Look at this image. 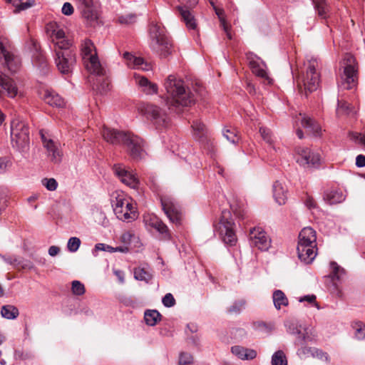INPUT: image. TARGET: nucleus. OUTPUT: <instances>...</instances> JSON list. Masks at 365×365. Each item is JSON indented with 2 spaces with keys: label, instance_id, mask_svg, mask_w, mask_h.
Returning a JSON list of instances; mask_svg holds the SVG:
<instances>
[{
  "label": "nucleus",
  "instance_id": "3c124183",
  "mask_svg": "<svg viewBox=\"0 0 365 365\" xmlns=\"http://www.w3.org/2000/svg\"><path fill=\"white\" fill-rule=\"evenodd\" d=\"M41 183L48 190L54 191L58 187V182L54 178H43Z\"/></svg>",
  "mask_w": 365,
  "mask_h": 365
},
{
  "label": "nucleus",
  "instance_id": "9b49d317",
  "mask_svg": "<svg viewBox=\"0 0 365 365\" xmlns=\"http://www.w3.org/2000/svg\"><path fill=\"white\" fill-rule=\"evenodd\" d=\"M297 163L304 168H317L321 162L319 153L307 147H297L296 148Z\"/></svg>",
  "mask_w": 365,
  "mask_h": 365
},
{
  "label": "nucleus",
  "instance_id": "6e6552de",
  "mask_svg": "<svg viewBox=\"0 0 365 365\" xmlns=\"http://www.w3.org/2000/svg\"><path fill=\"white\" fill-rule=\"evenodd\" d=\"M235 222L229 210H224L218 224L215 225V230L225 244L233 246L237 242V236L235 230Z\"/></svg>",
  "mask_w": 365,
  "mask_h": 365
},
{
  "label": "nucleus",
  "instance_id": "ea45409f",
  "mask_svg": "<svg viewBox=\"0 0 365 365\" xmlns=\"http://www.w3.org/2000/svg\"><path fill=\"white\" fill-rule=\"evenodd\" d=\"M352 113H354V110L350 104L343 100H337V115H350Z\"/></svg>",
  "mask_w": 365,
  "mask_h": 365
},
{
  "label": "nucleus",
  "instance_id": "69168bd1",
  "mask_svg": "<svg viewBox=\"0 0 365 365\" xmlns=\"http://www.w3.org/2000/svg\"><path fill=\"white\" fill-rule=\"evenodd\" d=\"M81 8L83 10H89L93 4V0H76Z\"/></svg>",
  "mask_w": 365,
  "mask_h": 365
},
{
  "label": "nucleus",
  "instance_id": "4d7b16f0",
  "mask_svg": "<svg viewBox=\"0 0 365 365\" xmlns=\"http://www.w3.org/2000/svg\"><path fill=\"white\" fill-rule=\"evenodd\" d=\"M259 133L264 140H265L269 144L272 143V133L269 129L261 127L259 128Z\"/></svg>",
  "mask_w": 365,
  "mask_h": 365
},
{
  "label": "nucleus",
  "instance_id": "dca6fc26",
  "mask_svg": "<svg viewBox=\"0 0 365 365\" xmlns=\"http://www.w3.org/2000/svg\"><path fill=\"white\" fill-rule=\"evenodd\" d=\"M143 221L147 227L157 230L165 240H170L172 235L167 225L156 215H148L144 216Z\"/></svg>",
  "mask_w": 365,
  "mask_h": 365
},
{
  "label": "nucleus",
  "instance_id": "f03ea898",
  "mask_svg": "<svg viewBox=\"0 0 365 365\" xmlns=\"http://www.w3.org/2000/svg\"><path fill=\"white\" fill-rule=\"evenodd\" d=\"M166 91L165 105L168 109L177 113L182 108L193 105L196 101L195 95L185 86V82L175 75H169L164 82Z\"/></svg>",
  "mask_w": 365,
  "mask_h": 365
},
{
  "label": "nucleus",
  "instance_id": "f257e3e1",
  "mask_svg": "<svg viewBox=\"0 0 365 365\" xmlns=\"http://www.w3.org/2000/svg\"><path fill=\"white\" fill-rule=\"evenodd\" d=\"M51 41L53 59L57 69L62 74H70L76 63V55L73 48V41L66 36L61 29H55L52 31Z\"/></svg>",
  "mask_w": 365,
  "mask_h": 365
},
{
  "label": "nucleus",
  "instance_id": "412c9836",
  "mask_svg": "<svg viewBox=\"0 0 365 365\" xmlns=\"http://www.w3.org/2000/svg\"><path fill=\"white\" fill-rule=\"evenodd\" d=\"M115 175L120 180V181L131 188L138 187L139 181L135 175L131 172L125 169L123 164H115L113 167Z\"/></svg>",
  "mask_w": 365,
  "mask_h": 365
},
{
  "label": "nucleus",
  "instance_id": "49530a36",
  "mask_svg": "<svg viewBox=\"0 0 365 365\" xmlns=\"http://www.w3.org/2000/svg\"><path fill=\"white\" fill-rule=\"evenodd\" d=\"M137 16L135 14L129 13L118 16V21L121 24L130 25L135 23Z\"/></svg>",
  "mask_w": 365,
  "mask_h": 365
},
{
  "label": "nucleus",
  "instance_id": "774afa93",
  "mask_svg": "<svg viewBox=\"0 0 365 365\" xmlns=\"http://www.w3.org/2000/svg\"><path fill=\"white\" fill-rule=\"evenodd\" d=\"M299 301L300 302H309V304H314V305L316 307H317V308L319 309V307L317 305V303L316 302V296L314 295V294H310V295H306L303 297H301Z\"/></svg>",
  "mask_w": 365,
  "mask_h": 365
},
{
  "label": "nucleus",
  "instance_id": "0eeeda50",
  "mask_svg": "<svg viewBox=\"0 0 365 365\" xmlns=\"http://www.w3.org/2000/svg\"><path fill=\"white\" fill-rule=\"evenodd\" d=\"M318 63L317 59L312 58L306 65V71L297 77V85L299 92L306 96L317 89L319 85V74L317 71Z\"/></svg>",
  "mask_w": 365,
  "mask_h": 365
},
{
  "label": "nucleus",
  "instance_id": "2eb2a0df",
  "mask_svg": "<svg viewBox=\"0 0 365 365\" xmlns=\"http://www.w3.org/2000/svg\"><path fill=\"white\" fill-rule=\"evenodd\" d=\"M250 245L262 251H267L271 246V239L259 227L250 229L249 233Z\"/></svg>",
  "mask_w": 365,
  "mask_h": 365
},
{
  "label": "nucleus",
  "instance_id": "c03bdc74",
  "mask_svg": "<svg viewBox=\"0 0 365 365\" xmlns=\"http://www.w3.org/2000/svg\"><path fill=\"white\" fill-rule=\"evenodd\" d=\"M253 327L255 329L263 332L269 333L274 329V325L271 323H266L262 321H257L253 323Z\"/></svg>",
  "mask_w": 365,
  "mask_h": 365
},
{
  "label": "nucleus",
  "instance_id": "473e14b6",
  "mask_svg": "<svg viewBox=\"0 0 365 365\" xmlns=\"http://www.w3.org/2000/svg\"><path fill=\"white\" fill-rule=\"evenodd\" d=\"M345 195L343 192L338 189L327 190L324 193V200L329 205H334L343 202Z\"/></svg>",
  "mask_w": 365,
  "mask_h": 365
},
{
  "label": "nucleus",
  "instance_id": "79ce46f5",
  "mask_svg": "<svg viewBox=\"0 0 365 365\" xmlns=\"http://www.w3.org/2000/svg\"><path fill=\"white\" fill-rule=\"evenodd\" d=\"M351 327L355 330L354 336L356 339H365V324L362 322H354Z\"/></svg>",
  "mask_w": 365,
  "mask_h": 365
},
{
  "label": "nucleus",
  "instance_id": "338daca9",
  "mask_svg": "<svg viewBox=\"0 0 365 365\" xmlns=\"http://www.w3.org/2000/svg\"><path fill=\"white\" fill-rule=\"evenodd\" d=\"M61 11L64 15L70 16L73 13V7L70 3L66 2L63 5Z\"/></svg>",
  "mask_w": 365,
  "mask_h": 365
},
{
  "label": "nucleus",
  "instance_id": "2f4dec72",
  "mask_svg": "<svg viewBox=\"0 0 365 365\" xmlns=\"http://www.w3.org/2000/svg\"><path fill=\"white\" fill-rule=\"evenodd\" d=\"M287 187L279 181L277 180L273 185V196L279 205H284L287 197Z\"/></svg>",
  "mask_w": 365,
  "mask_h": 365
},
{
  "label": "nucleus",
  "instance_id": "ddd939ff",
  "mask_svg": "<svg viewBox=\"0 0 365 365\" xmlns=\"http://www.w3.org/2000/svg\"><path fill=\"white\" fill-rule=\"evenodd\" d=\"M178 1L180 4L178 6V10L187 28L190 30H195L197 29L196 21L190 9L195 6L198 3V0Z\"/></svg>",
  "mask_w": 365,
  "mask_h": 365
},
{
  "label": "nucleus",
  "instance_id": "4468645a",
  "mask_svg": "<svg viewBox=\"0 0 365 365\" xmlns=\"http://www.w3.org/2000/svg\"><path fill=\"white\" fill-rule=\"evenodd\" d=\"M0 58L4 59L3 63L10 71L15 72L19 68L20 63L19 58L9 51V41L2 36H0Z\"/></svg>",
  "mask_w": 365,
  "mask_h": 365
},
{
  "label": "nucleus",
  "instance_id": "37998d69",
  "mask_svg": "<svg viewBox=\"0 0 365 365\" xmlns=\"http://www.w3.org/2000/svg\"><path fill=\"white\" fill-rule=\"evenodd\" d=\"M272 365H287V360L284 353L279 350L272 357Z\"/></svg>",
  "mask_w": 365,
  "mask_h": 365
},
{
  "label": "nucleus",
  "instance_id": "0e129e2a",
  "mask_svg": "<svg viewBox=\"0 0 365 365\" xmlns=\"http://www.w3.org/2000/svg\"><path fill=\"white\" fill-rule=\"evenodd\" d=\"M19 264L16 269H31L34 267L33 264L29 261L19 258Z\"/></svg>",
  "mask_w": 365,
  "mask_h": 365
},
{
  "label": "nucleus",
  "instance_id": "72a5a7b5",
  "mask_svg": "<svg viewBox=\"0 0 365 365\" xmlns=\"http://www.w3.org/2000/svg\"><path fill=\"white\" fill-rule=\"evenodd\" d=\"M250 64L254 73L264 79H269V76L264 68L266 66L263 61H259V58H250Z\"/></svg>",
  "mask_w": 365,
  "mask_h": 365
},
{
  "label": "nucleus",
  "instance_id": "7ed1b4c3",
  "mask_svg": "<svg viewBox=\"0 0 365 365\" xmlns=\"http://www.w3.org/2000/svg\"><path fill=\"white\" fill-rule=\"evenodd\" d=\"M81 55L86 69L98 77L95 83L96 89L100 93L110 90V81L106 68L101 63L96 47L90 39H85L81 46Z\"/></svg>",
  "mask_w": 365,
  "mask_h": 365
},
{
  "label": "nucleus",
  "instance_id": "052dcab7",
  "mask_svg": "<svg viewBox=\"0 0 365 365\" xmlns=\"http://www.w3.org/2000/svg\"><path fill=\"white\" fill-rule=\"evenodd\" d=\"M2 259H4V261L5 262H6L7 264L13 265L14 267L16 268V269L18 267V264H19V257H15V256H13V257L12 256H9V257L2 256Z\"/></svg>",
  "mask_w": 365,
  "mask_h": 365
},
{
  "label": "nucleus",
  "instance_id": "f704fd0d",
  "mask_svg": "<svg viewBox=\"0 0 365 365\" xmlns=\"http://www.w3.org/2000/svg\"><path fill=\"white\" fill-rule=\"evenodd\" d=\"M44 101L47 104L53 107L62 108L65 105L63 98L54 91H46Z\"/></svg>",
  "mask_w": 365,
  "mask_h": 365
},
{
  "label": "nucleus",
  "instance_id": "c9c22d12",
  "mask_svg": "<svg viewBox=\"0 0 365 365\" xmlns=\"http://www.w3.org/2000/svg\"><path fill=\"white\" fill-rule=\"evenodd\" d=\"M316 12L322 19H326L329 15V6L326 0H312Z\"/></svg>",
  "mask_w": 365,
  "mask_h": 365
},
{
  "label": "nucleus",
  "instance_id": "a211bd4d",
  "mask_svg": "<svg viewBox=\"0 0 365 365\" xmlns=\"http://www.w3.org/2000/svg\"><path fill=\"white\" fill-rule=\"evenodd\" d=\"M143 221L147 227L157 230L165 240H170L172 235L167 225L156 215H148L144 216Z\"/></svg>",
  "mask_w": 365,
  "mask_h": 365
},
{
  "label": "nucleus",
  "instance_id": "09e8293b",
  "mask_svg": "<svg viewBox=\"0 0 365 365\" xmlns=\"http://www.w3.org/2000/svg\"><path fill=\"white\" fill-rule=\"evenodd\" d=\"M81 240L76 237H71L67 243V249L71 252H76L81 245Z\"/></svg>",
  "mask_w": 365,
  "mask_h": 365
},
{
  "label": "nucleus",
  "instance_id": "5701e85b",
  "mask_svg": "<svg viewBox=\"0 0 365 365\" xmlns=\"http://www.w3.org/2000/svg\"><path fill=\"white\" fill-rule=\"evenodd\" d=\"M31 46V51L33 52L32 55V62L33 64L38 67L42 72H46L48 70V63L46 59V57L41 51L38 43L34 40L31 39L30 41Z\"/></svg>",
  "mask_w": 365,
  "mask_h": 365
},
{
  "label": "nucleus",
  "instance_id": "603ef678",
  "mask_svg": "<svg viewBox=\"0 0 365 365\" xmlns=\"http://www.w3.org/2000/svg\"><path fill=\"white\" fill-rule=\"evenodd\" d=\"M312 356L317 358L326 362H329L330 360L329 356L327 352H324L322 350L317 348H314Z\"/></svg>",
  "mask_w": 365,
  "mask_h": 365
},
{
  "label": "nucleus",
  "instance_id": "423d86ee",
  "mask_svg": "<svg viewBox=\"0 0 365 365\" xmlns=\"http://www.w3.org/2000/svg\"><path fill=\"white\" fill-rule=\"evenodd\" d=\"M112 207L116 217L122 221L133 222L138 218L135 205L123 192H116L113 195Z\"/></svg>",
  "mask_w": 365,
  "mask_h": 365
},
{
  "label": "nucleus",
  "instance_id": "58836bf2",
  "mask_svg": "<svg viewBox=\"0 0 365 365\" xmlns=\"http://www.w3.org/2000/svg\"><path fill=\"white\" fill-rule=\"evenodd\" d=\"M1 314L7 319H14L19 314V309L13 305H4L1 307Z\"/></svg>",
  "mask_w": 365,
  "mask_h": 365
},
{
  "label": "nucleus",
  "instance_id": "7c9ffc66",
  "mask_svg": "<svg viewBox=\"0 0 365 365\" xmlns=\"http://www.w3.org/2000/svg\"><path fill=\"white\" fill-rule=\"evenodd\" d=\"M231 351L241 360H252L256 358L257 354L255 349L241 346H232Z\"/></svg>",
  "mask_w": 365,
  "mask_h": 365
},
{
  "label": "nucleus",
  "instance_id": "a19ab883",
  "mask_svg": "<svg viewBox=\"0 0 365 365\" xmlns=\"http://www.w3.org/2000/svg\"><path fill=\"white\" fill-rule=\"evenodd\" d=\"M152 277V274L145 268L137 267L134 269V277L137 280L148 282Z\"/></svg>",
  "mask_w": 365,
  "mask_h": 365
},
{
  "label": "nucleus",
  "instance_id": "de8ad7c7",
  "mask_svg": "<svg viewBox=\"0 0 365 365\" xmlns=\"http://www.w3.org/2000/svg\"><path fill=\"white\" fill-rule=\"evenodd\" d=\"M331 269V276L333 279L339 280L341 276L344 274V269L339 267L335 262L330 263Z\"/></svg>",
  "mask_w": 365,
  "mask_h": 365
},
{
  "label": "nucleus",
  "instance_id": "1a4fd4ad",
  "mask_svg": "<svg viewBox=\"0 0 365 365\" xmlns=\"http://www.w3.org/2000/svg\"><path fill=\"white\" fill-rule=\"evenodd\" d=\"M29 127L24 121L14 120L11 125V143L20 152H25L29 147Z\"/></svg>",
  "mask_w": 365,
  "mask_h": 365
},
{
  "label": "nucleus",
  "instance_id": "c85d7f7f",
  "mask_svg": "<svg viewBox=\"0 0 365 365\" xmlns=\"http://www.w3.org/2000/svg\"><path fill=\"white\" fill-rule=\"evenodd\" d=\"M135 83L141 88L142 91L148 95L154 94L158 92V85L150 82L147 78L140 75H134Z\"/></svg>",
  "mask_w": 365,
  "mask_h": 365
},
{
  "label": "nucleus",
  "instance_id": "6ab92c4d",
  "mask_svg": "<svg viewBox=\"0 0 365 365\" xmlns=\"http://www.w3.org/2000/svg\"><path fill=\"white\" fill-rule=\"evenodd\" d=\"M143 221L147 227L157 230L165 240H170L172 235L167 225L156 215H148L144 216Z\"/></svg>",
  "mask_w": 365,
  "mask_h": 365
},
{
  "label": "nucleus",
  "instance_id": "e433bc0d",
  "mask_svg": "<svg viewBox=\"0 0 365 365\" xmlns=\"http://www.w3.org/2000/svg\"><path fill=\"white\" fill-rule=\"evenodd\" d=\"M162 315L155 309H148L144 313V320L147 325L153 327L161 320Z\"/></svg>",
  "mask_w": 365,
  "mask_h": 365
},
{
  "label": "nucleus",
  "instance_id": "680f3d73",
  "mask_svg": "<svg viewBox=\"0 0 365 365\" xmlns=\"http://www.w3.org/2000/svg\"><path fill=\"white\" fill-rule=\"evenodd\" d=\"M113 247H111L103 243H98L95 245V251H106L112 253L113 252Z\"/></svg>",
  "mask_w": 365,
  "mask_h": 365
},
{
  "label": "nucleus",
  "instance_id": "f8f14e48",
  "mask_svg": "<svg viewBox=\"0 0 365 365\" xmlns=\"http://www.w3.org/2000/svg\"><path fill=\"white\" fill-rule=\"evenodd\" d=\"M145 114L149 118L157 129L167 128L170 118L166 112L155 105H147L145 107Z\"/></svg>",
  "mask_w": 365,
  "mask_h": 365
},
{
  "label": "nucleus",
  "instance_id": "864d4df0",
  "mask_svg": "<svg viewBox=\"0 0 365 365\" xmlns=\"http://www.w3.org/2000/svg\"><path fill=\"white\" fill-rule=\"evenodd\" d=\"M223 135L228 141L232 143H236L239 140V137L234 130L225 129L223 130Z\"/></svg>",
  "mask_w": 365,
  "mask_h": 365
},
{
  "label": "nucleus",
  "instance_id": "393cba45",
  "mask_svg": "<svg viewBox=\"0 0 365 365\" xmlns=\"http://www.w3.org/2000/svg\"><path fill=\"white\" fill-rule=\"evenodd\" d=\"M299 120H301L302 127L307 129L309 133L316 137L321 135V125L314 119L305 114L300 113Z\"/></svg>",
  "mask_w": 365,
  "mask_h": 365
},
{
  "label": "nucleus",
  "instance_id": "13d9d810",
  "mask_svg": "<svg viewBox=\"0 0 365 365\" xmlns=\"http://www.w3.org/2000/svg\"><path fill=\"white\" fill-rule=\"evenodd\" d=\"M162 302L165 307H172L175 304V299L172 294L168 293L163 297Z\"/></svg>",
  "mask_w": 365,
  "mask_h": 365
},
{
  "label": "nucleus",
  "instance_id": "aec40b11",
  "mask_svg": "<svg viewBox=\"0 0 365 365\" xmlns=\"http://www.w3.org/2000/svg\"><path fill=\"white\" fill-rule=\"evenodd\" d=\"M41 138L43 147L46 149L47 155L51 161L54 163H58L62 159V152L60 149V144L48 138L45 134L41 132Z\"/></svg>",
  "mask_w": 365,
  "mask_h": 365
},
{
  "label": "nucleus",
  "instance_id": "4c0bfd02",
  "mask_svg": "<svg viewBox=\"0 0 365 365\" xmlns=\"http://www.w3.org/2000/svg\"><path fill=\"white\" fill-rule=\"evenodd\" d=\"M273 302L277 309H280L282 306L288 305V299L281 290H275L272 294Z\"/></svg>",
  "mask_w": 365,
  "mask_h": 365
},
{
  "label": "nucleus",
  "instance_id": "20e7f679",
  "mask_svg": "<svg viewBox=\"0 0 365 365\" xmlns=\"http://www.w3.org/2000/svg\"><path fill=\"white\" fill-rule=\"evenodd\" d=\"M101 133L108 143L113 145H123L133 160H138L143 158L144 141L139 136L130 132L118 131L108 127H103Z\"/></svg>",
  "mask_w": 365,
  "mask_h": 365
},
{
  "label": "nucleus",
  "instance_id": "bf43d9fd",
  "mask_svg": "<svg viewBox=\"0 0 365 365\" xmlns=\"http://www.w3.org/2000/svg\"><path fill=\"white\" fill-rule=\"evenodd\" d=\"M11 165V162L6 158H0V174L6 172L7 169Z\"/></svg>",
  "mask_w": 365,
  "mask_h": 365
},
{
  "label": "nucleus",
  "instance_id": "b1692460",
  "mask_svg": "<svg viewBox=\"0 0 365 365\" xmlns=\"http://www.w3.org/2000/svg\"><path fill=\"white\" fill-rule=\"evenodd\" d=\"M123 58L130 68L143 71H150L152 68L151 64L145 62L143 58L136 57L128 52L124 53Z\"/></svg>",
  "mask_w": 365,
  "mask_h": 365
},
{
  "label": "nucleus",
  "instance_id": "5fc2aeb1",
  "mask_svg": "<svg viewBox=\"0 0 365 365\" xmlns=\"http://www.w3.org/2000/svg\"><path fill=\"white\" fill-rule=\"evenodd\" d=\"M302 347L297 350V354L301 358H306L309 356H312L314 348L303 346V344L301 345Z\"/></svg>",
  "mask_w": 365,
  "mask_h": 365
},
{
  "label": "nucleus",
  "instance_id": "a18cd8bd",
  "mask_svg": "<svg viewBox=\"0 0 365 365\" xmlns=\"http://www.w3.org/2000/svg\"><path fill=\"white\" fill-rule=\"evenodd\" d=\"M246 304V301L245 299H240L237 301H235L232 305H231L228 309L227 312L230 314H240L242 309H245Z\"/></svg>",
  "mask_w": 365,
  "mask_h": 365
},
{
  "label": "nucleus",
  "instance_id": "cd10ccee",
  "mask_svg": "<svg viewBox=\"0 0 365 365\" xmlns=\"http://www.w3.org/2000/svg\"><path fill=\"white\" fill-rule=\"evenodd\" d=\"M195 138L202 144H208L210 139L205 125L199 120H194L192 125Z\"/></svg>",
  "mask_w": 365,
  "mask_h": 365
},
{
  "label": "nucleus",
  "instance_id": "bb28decb",
  "mask_svg": "<svg viewBox=\"0 0 365 365\" xmlns=\"http://www.w3.org/2000/svg\"><path fill=\"white\" fill-rule=\"evenodd\" d=\"M299 259L305 264L312 262L317 256V246H302L297 247Z\"/></svg>",
  "mask_w": 365,
  "mask_h": 365
},
{
  "label": "nucleus",
  "instance_id": "4be33fe9",
  "mask_svg": "<svg viewBox=\"0 0 365 365\" xmlns=\"http://www.w3.org/2000/svg\"><path fill=\"white\" fill-rule=\"evenodd\" d=\"M161 205L170 221L173 223L178 225L180 223V213L178 206L170 198H162Z\"/></svg>",
  "mask_w": 365,
  "mask_h": 365
},
{
  "label": "nucleus",
  "instance_id": "6e6d98bb",
  "mask_svg": "<svg viewBox=\"0 0 365 365\" xmlns=\"http://www.w3.org/2000/svg\"><path fill=\"white\" fill-rule=\"evenodd\" d=\"M192 363V356L188 353H181L179 357V365H190Z\"/></svg>",
  "mask_w": 365,
  "mask_h": 365
},
{
  "label": "nucleus",
  "instance_id": "f3484780",
  "mask_svg": "<svg viewBox=\"0 0 365 365\" xmlns=\"http://www.w3.org/2000/svg\"><path fill=\"white\" fill-rule=\"evenodd\" d=\"M143 221L147 227L157 230L165 240H170L172 235L167 225L156 215H148L144 216Z\"/></svg>",
  "mask_w": 365,
  "mask_h": 365
},
{
  "label": "nucleus",
  "instance_id": "a878e982",
  "mask_svg": "<svg viewBox=\"0 0 365 365\" xmlns=\"http://www.w3.org/2000/svg\"><path fill=\"white\" fill-rule=\"evenodd\" d=\"M316 232L310 227L303 228L299 234L297 246H317Z\"/></svg>",
  "mask_w": 365,
  "mask_h": 365
},
{
  "label": "nucleus",
  "instance_id": "8fccbe9b",
  "mask_svg": "<svg viewBox=\"0 0 365 365\" xmlns=\"http://www.w3.org/2000/svg\"><path fill=\"white\" fill-rule=\"evenodd\" d=\"M71 290L73 294L78 296L83 295L86 291L84 285L78 280L72 282Z\"/></svg>",
  "mask_w": 365,
  "mask_h": 365
},
{
  "label": "nucleus",
  "instance_id": "9d476101",
  "mask_svg": "<svg viewBox=\"0 0 365 365\" xmlns=\"http://www.w3.org/2000/svg\"><path fill=\"white\" fill-rule=\"evenodd\" d=\"M342 68L339 86L343 89H351L355 87L357 80V66L354 57L346 54L343 60Z\"/></svg>",
  "mask_w": 365,
  "mask_h": 365
},
{
  "label": "nucleus",
  "instance_id": "e2e57ef3",
  "mask_svg": "<svg viewBox=\"0 0 365 365\" xmlns=\"http://www.w3.org/2000/svg\"><path fill=\"white\" fill-rule=\"evenodd\" d=\"M19 0H15L13 2V5L16 7V11H20L23 10H26L29 8H30L32 6V4L29 2H25V3H21L19 4L17 1Z\"/></svg>",
  "mask_w": 365,
  "mask_h": 365
},
{
  "label": "nucleus",
  "instance_id": "39448f33",
  "mask_svg": "<svg viewBox=\"0 0 365 365\" xmlns=\"http://www.w3.org/2000/svg\"><path fill=\"white\" fill-rule=\"evenodd\" d=\"M149 46L160 58H166L172 53V43L165 27L160 23L152 21L149 26Z\"/></svg>",
  "mask_w": 365,
  "mask_h": 365
},
{
  "label": "nucleus",
  "instance_id": "c756f323",
  "mask_svg": "<svg viewBox=\"0 0 365 365\" xmlns=\"http://www.w3.org/2000/svg\"><path fill=\"white\" fill-rule=\"evenodd\" d=\"M285 327L287 331L293 335H297L296 340V344L302 345L307 340V335L305 333H302L299 327L294 321H287L285 322Z\"/></svg>",
  "mask_w": 365,
  "mask_h": 365
}]
</instances>
